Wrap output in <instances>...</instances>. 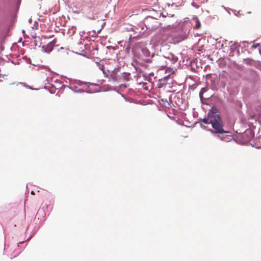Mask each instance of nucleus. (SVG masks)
Here are the masks:
<instances>
[{
  "label": "nucleus",
  "instance_id": "nucleus-6",
  "mask_svg": "<svg viewBox=\"0 0 261 261\" xmlns=\"http://www.w3.org/2000/svg\"><path fill=\"white\" fill-rule=\"evenodd\" d=\"M111 78L114 81H117L118 80V79H117V76L116 75L113 73L111 74Z\"/></svg>",
  "mask_w": 261,
  "mask_h": 261
},
{
  "label": "nucleus",
  "instance_id": "nucleus-1",
  "mask_svg": "<svg viewBox=\"0 0 261 261\" xmlns=\"http://www.w3.org/2000/svg\"><path fill=\"white\" fill-rule=\"evenodd\" d=\"M202 121L205 124H211L214 130L211 129L212 133L223 134L227 133L223 128V123L219 115L211 113L208 114L207 118H204Z\"/></svg>",
  "mask_w": 261,
  "mask_h": 261
},
{
  "label": "nucleus",
  "instance_id": "nucleus-10",
  "mask_svg": "<svg viewBox=\"0 0 261 261\" xmlns=\"http://www.w3.org/2000/svg\"><path fill=\"white\" fill-rule=\"evenodd\" d=\"M31 194H32V195H34L35 194V193L33 191H32L31 192Z\"/></svg>",
  "mask_w": 261,
  "mask_h": 261
},
{
  "label": "nucleus",
  "instance_id": "nucleus-8",
  "mask_svg": "<svg viewBox=\"0 0 261 261\" xmlns=\"http://www.w3.org/2000/svg\"><path fill=\"white\" fill-rule=\"evenodd\" d=\"M101 69L103 71V73H105V72L104 71V66L103 65L101 66Z\"/></svg>",
  "mask_w": 261,
  "mask_h": 261
},
{
  "label": "nucleus",
  "instance_id": "nucleus-9",
  "mask_svg": "<svg viewBox=\"0 0 261 261\" xmlns=\"http://www.w3.org/2000/svg\"><path fill=\"white\" fill-rule=\"evenodd\" d=\"M248 133H251V130L246 131V132H245V135L246 134Z\"/></svg>",
  "mask_w": 261,
  "mask_h": 261
},
{
  "label": "nucleus",
  "instance_id": "nucleus-2",
  "mask_svg": "<svg viewBox=\"0 0 261 261\" xmlns=\"http://www.w3.org/2000/svg\"><path fill=\"white\" fill-rule=\"evenodd\" d=\"M192 20L195 21V24L194 26V29H199L201 27V23L200 21L199 20L198 17L197 16H194L192 18Z\"/></svg>",
  "mask_w": 261,
  "mask_h": 261
},
{
  "label": "nucleus",
  "instance_id": "nucleus-4",
  "mask_svg": "<svg viewBox=\"0 0 261 261\" xmlns=\"http://www.w3.org/2000/svg\"><path fill=\"white\" fill-rule=\"evenodd\" d=\"M54 45L55 43L53 41H51L50 43H49L47 46L46 51L48 52L51 51L53 49Z\"/></svg>",
  "mask_w": 261,
  "mask_h": 261
},
{
  "label": "nucleus",
  "instance_id": "nucleus-7",
  "mask_svg": "<svg viewBox=\"0 0 261 261\" xmlns=\"http://www.w3.org/2000/svg\"><path fill=\"white\" fill-rule=\"evenodd\" d=\"M259 45V44H258V43H257V44H253V45H252V47L256 48V47H257V46H258Z\"/></svg>",
  "mask_w": 261,
  "mask_h": 261
},
{
  "label": "nucleus",
  "instance_id": "nucleus-3",
  "mask_svg": "<svg viewBox=\"0 0 261 261\" xmlns=\"http://www.w3.org/2000/svg\"><path fill=\"white\" fill-rule=\"evenodd\" d=\"M95 2V0H85L84 4L87 6L92 7L94 6Z\"/></svg>",
  "mask_w": 261,
  "mask_h": 261
},
{
  "label": "nucleus",
  "instance_id": "nucleus-5",
  "mask_svg": "<svg viewBox=\"0 0 261 261\" xmlns=\"http://www.w3.org/2000/svg\"><path fill=\"white\" fill-rule=\"evenodd\" d=\"M142 51L145 56L147 57H149L150 56V53L148 49H147L146 48H142Z\"/></svg>",
  "mask_w": 261,
  "mask_h": 261
}]
</instances>
